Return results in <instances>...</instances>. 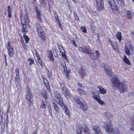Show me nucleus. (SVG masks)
<instances>
[{"mask_svg":"<svg viewBox=\"0 0 134 134\" xmlns=\"http://www.w3.org/2000/svg\"><path fill=\"white\" fill-rule=\"evenodd\" d=\"M113 83V89L115 90H117L119 88L120 92L124 93L127 91L128 86L125 83H120L118 78L115 77H113L111 80Z\"/></svg>","mask_w":134,"mask_h":134,"instance_id":"obj_1","label":"nucleus"},{"mask_svg":"<svg viewBox=\"0 0 134 134\" xmlns=\"http://www.w3.org/2000/svg\"><path fill=\"white\" fill-rule=\"evenodd\" d=\"M20 16L22 24V31L23 33L25 34L28 30L27 26L25 24L29 23V18L27 14H26L24 16H23L22 13L21 14Z\"/></svg>","mask_w":134,"mask_h":134,"instance_id":"obj_2","label":"nucleus"},{"mask_svg":"<svg viewBox=\"0 0 134 134\" xmlns=\"http://www.w3.org/2000/svg\"><path fill=\"white\" fill-rule=\"evenodd\" d=\"M104 126L107 133H113V127L112 121L110 120H108L104 122Z\"/></svg>","mask_w":134,"mask_h":134,"instance_id":"obj_3","label":"nucleus"},{"mask_svg":"<svg viewBox=\"0 0 134 134\" xmlns=\"http://www.w3.org/2000/svg\"><path fill=\"white\" fill-rule=\"evenodd\" d=\"M79 130H77L76 134H82V131L85 134H90V130L84 124H82L78 127Z\"/></svg>","mask_w":134,"mask_h":134,"instance_id":"obj_4","label":"nucleus"},{"mask_svg":"<svg viewBox=\"0 0 134 134\" xmlns=\"http://www.w3.org/2000/svg\"><path fill=\"white\" fill-rule=\"evenodd\" d=\"M36 29L38 33V37L42 40L43 41L45 40L46 39V37L41 27L38 24H36Z\"/></svg>","mask_w":134,"mask_h":134,"instance_id":"obj_5","label":"nucleus"},{"mask_svg":"<svg viewBox=\"0 0 134 134\" xmlns=\"http://www.w3.org/2000/svg\"><path fill=\"white\" fill-rule=\"evenodd\" d=\"M7 47L8 54L10 57H12L14 55V52L13 51V47L12 43L10 41H8L7 43Z\"/></svg>","mask_w":134,"mask_h":134,"instance_id":"obj_6","label":"nucleus"},{"mask_svg":"<svg viewBox=\"0 0 134 134\" xmlns=\"http://www.w3.org/2000/svg\"><path fill=\"white\" fill-rule=\"evenodd\" d=\"M130 49L131 50V52L132 53L134 52V48L131 42L129 43L125 47V52L126 54L128 55H130Z\"/></svg>","mask_w":134,"mask_h":134,"instance_id":"obj_7","label":"nucleus"},{"mask_svg":"<svg viewBox=\"0 0 134 134\" xmlns=\"http://www.w3.org/2000/svg\"><path fill=\"white\" fill-rule=\"evenodd\" d=\"M26 98L28 101H31L33 100V96L30 87L27 86L26 89Z\"/></svg>","mask_w":134,"mask_h":134,"instance_id":"obj_8","label":"nucleus"},{"mask_svg":"<svg viewBox=\"0 0 134 134\" xmlns=\"http://www.w3.org/2000/svg\"><path fill=\"white\" fill-rule=\"evenodd\" d=\"M97 8L99 11H102L104 8V5L103 0H96Z\"/></svg>","mask_w":134,"mask_h":134,"instance_id":"obj_9","label":"nucleus"},{"mask_svg":"<svg viewBox=\"0 0 134 134\" xmlns=\"http://www.w3.org/2000/svg\"><path fill=\"white\" fill-rule=\"evenodd\" d=\"M79 50L80 52L87 54H90V53H91V52L92 51L90 47H80L79 48Z\"/></svg>","mask_w":134,"mask_h":134,"instance_id":"obj_10","label":"nucleus"},{"mask_svg":"<svg viewBox=\"0 0 134 134\" xmlns=\"http://www.w3.org/2000/svg\"><path fill=\"white\" fill-rule=\"evenodd\" d=\"M93 130L95 134H101L102 131L100 127L96 125H93L92 126Z\"/></svg>","mask_w":134,"mask_h":134,"instance_id":"obj_11","label":"nucleus"},{"mask_svg":"<svg viewBox=\"0 0 134 134\" xmlns=\"http://www.w3.org/2000/svg\"><path fill=\"white\" fill-rule=\"evenodd\" d=\"M103 67L105 72L109 76H111L112 75L113 73L110 67L105 65Z\"/></svg>","mask_w":134,"mask_h":134,"instance_id":"obj_12","label":"nucleus"},{"mask_svg":"<svg viewBox=\"0 0 134 134\" xmlns=\"http://www.w3.org/2000/svg\"><path fill=\"white\" fill-rule=\"evenodd\" d=\"M90 56L93 59H96L99 56V53L97 51H96L95 53H94L92 51L90 53Z\"/></svg>","mask_w":134,"mask_h":134,"instance_id":"obj_13","label":"nucleus"},{"mask_svg":"<svg viewBox=\"0 0 134 134\" xmlns=\"http://www.w3.org/2000/svg\"><path fill=\"white\" fill-rule=\"evenodd\" d=\"M74 99L75 101L77 104L81 105L84 102L83 100L81 98L77 96H76Z\"/></svg>","mask_w":134,"mask_h":134,"instance_id":"obj_14","label":"nucleus"},{"mask_svg":"<svg viewBox=\"0 0 134 134\" xmlns=\"http://www.w3.org/2000/svg\"><path fill=\"white\" fill-rule=\"evenodd\" d=\"M111 7L112 10L113 12L116 14H118L119 13V11L117 6L115 4L114 5L110 6Z\"/></svg>","mask_w":134,"mask_h":134,"instance_id":"obj_15","label":"nucleus"},{"mask_svg":"<svg viewBox=\"0 0 134 134\" xmlns=\"http://www.w3.org/2000/svg\"><path fill=\"white\" fill-rule=\"evenodd\" d=\"M52 105L54 107L56 113L57 114H58L60 112V108L58 107L57 104L53 102L52 103Z\"/></svg>","mask_w":134,"mask_h":134,"instance_id":"obj_16","label":"nucleus"},{"mask_svg":"<svg viewBox=\"0 0 134 134\" xmlns=\"http://www.w3.org/2000/svg\"><path fill=\"white\" fill-rule=\"evenodd\" d=\"M126 15L128 19H132L133 18V13L129 10H127L126 11Z\"/></svg>","mask_w":134,"mask_h":134,"instance_id":"obj_17","label":"nucleus"},{"mask_svg":"<svg viewBox=\"0 0 134 134\" xmlns=\"http://www.w3.org/2000/svg\"><path fill=\"white\" fill-rule=\"evenodd\" d=\"M43 81L44 83V85L46 86V87L48 90L49 91L50 86L47 80L44 77H43Z\"/></svg>","mask_w":134,"mask_h":134,"instance_id":"obj_18","label":"nucleus"},{"mask_svg":"<svg viewBox=\"0 0 134 134\" xmlns=\"http://www.w3.org/2000/svg\"><path fill=\"white\" fill-rule=\"evenodd\" d=\"M92 98L94 99L97 100V102L100 105H103L104 104V102L100 99L98 98L96 96H94L92 97Z\"/></svg>","mask_w":134,"mask_h":134,"instance_id":"obj_19","label":"nucleus"},{"mask_svg":"<svg viewBox=\"0 0 134 134\" xmlns=\"http://www.w3.org/2000/svg\"><path fill=\"white\" fill-rule=\"evenodd\" d=\"M97 88L99 89L100 93L102 94H104L106 93V91L101 86H98Z\"/></svg>","mask_w":134,"mask_h":134,"instance_id":"obj_20","label":"nucleus"},{"mask_svg":"<svg viewBox=\"0 0 134 134\" xmlns=\"http://www.w3.org/2000/svg\"><path fill=\"white\" fill-rule=\"evenodd\" d=\"M56 102L61 108L63 107L65 105L62 99L60 98V100H56Z\"/></svg>","mask_w":134,"mask_h":134,"instance_id":"obj_21","label":"nucleus"},{"mask_svg":"<svg viewBox=\"0 0 134 134\" xmlns=\"http://www.w3.org/2000/svg\"><path fill=\"white\" fill-rule=\"evenodd\" d=\"M64 95L65 97L67 98H70L71 96V94L69 90L64 92Z\"/></svg>","mask_w":134,"mask_h":134,"instance_id":"obj_22","label":"nucleus"},{"mask_svg":"<svg viewBox=\"0 0 134 134\" xmlns=\"http://www.w3.org/2000/svg\"><path fill=\"white\" fill-rule=\"evenodd\" d=\"M80 108L83 110H86L87 109V107L86 104L84 103H82L81 105H80Z\"/></svg>","mask_w":134,"mask_h":134,"instance_id":"obj_23","label":"nucleus"},{"mask_svg":"<svg viewBox=\"0 0 134 134\" xmlns=\"http://www.w3.org/2000/svg\"><path fill=\"white\" fill-rule=\"evenodd\" d=\"M35 12L37 14V17L38 19L40 21H41V14L40 11L37 9H36Z\"/></svg>","mask_w":134,"mask_h":134,"instance_id":"obj_24","label":"nucleus"},{"mask_svg":"<svg viewBox=\"0 0 134 134\" xmlns=\"http://www.w3.org/2000/svg\"><path fill=\"white\" fill-rule=\"evenodd\" d=\"M54 97L57 99L56 100H60V99H62L61 97V96L60 95L59 93L57 92H55L54 93Z\"/></svg>","mask_w":134,"mask_h":134,"instance_id":"obj_25","label":"nucleus"},{"mask_svg":"<svg viewBox=\"0 0 134 134\" xmlns=\"http://www.w3.org/2000/svg\"><path fill=\"white\" fill-rule=\"evenodd\" d=\"M116 38L119 40V42H120V41L121 40L122 36L121 33L120 32H118L116 35Z\"/></svg>","mask_w":134,"mask_h":134,"instance_id":"obj_26","label":"nucleus"},{"mask_svg":"<svg viewBox=\"0 0 134 134\" xmlns=\"http://www.w3.org/2000/svg\"><path fill=\"white\" fill-rule=\"evenodd\" d=\"M79 73L82 78H83L86 75V74L85 72V71L82 69L80 70Z\"/></svg>","mask_w":134,"mask_h":134,"instance_id":"obj_27","label":"nucleus"},{"mask_svg":"<svg viewBox=\"0 0 134 134\" xmlns=\"http://www.w3.org/2000/svg\"><path fill=\"white\" fill-rule=\"evenodd\" d=\"M112 46V48L115 51H118V49L117 48V46L115 42H113L111 44Z\"/></svg>","mask_w":134,"mask_h":134,"instance_id":"obj_28","label":"nucleus"},{"mask_svg":"<svg viewBox=\"0 0 134 134\" xmlns=\"http://www.w3.org/2000/svg\"><path fill=\"white\" fill-rule=\"evenodd\" d=\"M124 57L123 60L127 64L129 65H130V63L128 59L127 58L126 56L124 55Z\"/></svg>","mask_w":134,"mask_h":134,"instance_id":"obj_29","label":"nucleus"},{"mask_svg":"<svg viewBox=\"0 0 134 134\" xmlns=\"http://www.w3.org/2000/svg\"><path fill=\"white\" fill-rule=\"evenodd\" d=\"M48 57L53 62L54 61V58L51 51H49Z\"/></svg>","mask_w":134,"mask_h":134,"instance_id":"obj_30","label":"nucleus"},{"mask_svg":"<svg viewBox=\"0 0 134 134\" xmlns=\"http://www.w3.org/2000/svg\"><path fill=\"white\" fill-rule=\"evenodd\" d=\"M15 85L17 88H19L20 87L21 85V82L20 80L15 81Z\"/></svg>","mask_w":134,"mask_h":134,"instance_id":"obj_31","label":"nucleus"},{"mask_svg":"<svg viewBox=\"0 0 134 134\" xmlns=\"http://www.w3.org/2000/svg\"><path fill=\"white\" fill-rule=\"evenodd\" d=\"M41 95L44 98L46 99L47 98V92L46 91H44L41 93Z\"/></svg>","mask_w":134,"mask_h":134,"instance_id":"obj_32","label":"nucleus"},{"mask_svg":"<svg viewBox=\"0 0 134 134\" xmlns=\"http://www.w3.org/2000/svg\"><path fill=\"white\" fill-rule=\"evenodd\" d=\"M89 12L91 15L93 17L94 16H96L98 15L97 13L95 11L91 10Z\"/></svg>","mask_w":134,"mask_h":134,"instance_id":"obj_33","label":"nucleus"},{"mask_svg":"<svg viewBox=\"0 0 134 134\" xmlns=\"http://www.w3.org/2000/svg\"><path fill=\"white\" fill-rule=\"evenodd\" d=\"M113 133L114 134H120V131L118 128L115 129L113 130Z\"/></svg>","mask_w":134,"mask_h":134,"instance_id":"obj_34","label":"nucleus"},{"mask_svg":"<svg viewBox=\"0 0 134 134\" xmlns=\"http://www.w3.org/2000/svg\"><path fill=\"white\" fill-rule=\"evenodd\" d=\"M8 16L9 18H10L11 16V11L10 7L9 6L8 7Z\"/></svg>","mask_w":134,"mask_h":134,"instance_id":"obj_35","label":"nucleus"},{"mask_svg":"<svg viewBox=\"0 0 134 134\" xmlns=\"http://www.w3.org/2000/svg\"><path fill=\"white\" fill-rule=\"evenodd\" d=\"M58 47L60 53H63L64 52V50L63 49V47L61 45L59 44L58 45Z\"/></svg>","mask_w":134,"mask_h":134,"instance_id":"obj_36","label":"nucleus"},{"mask_svg":"<svg viewBox=\"0 0 134 134\" xmlns=\"http://www.w3.org/2000/svg\"><path fill=\"white\" fill-rule=\"evenodd\" d=\"M77 92L79 94H84L85 93V92L84 90L79 88L77 89Z\"/></svg>","mask_w":134,"mask_h":134,"instance_id":"obj_37","label":"nucleus"},{"mask_svg":"<svg viewBox=\"0 0 134 134\" xmlns=\"http://www.w3.org/2000/svg\"><path fill=\"white\" fill-rule=\"evenodd\" d=\"M108 1L110 6L115 4V2L114 0H108Z\"/></svg>","mask_w":134,"mask_h":134,"instance_id":"obj_38","label":"nucleus"},{"mask_svg":"<svg viewBox=\"0 0 134 134\" xmlns=\"http://www.w3.org/2000/svg\"><path fill=\"white\" fill-rule=\"evenodd\" d=\"M38 62L42 67H44V63L41 61L40 58L38 59Z\"/></svg>","mask_w":134,"mask_h":134,"instance_id":"obj_39","label":"nucleus"},{"mask_svg":"<svg viewBox=\"0 0 134 134\" xmlns=\"http://www.w3.org/2000/svg\"><path fill=\"white\" fill-rule=\"evenodd\" d=\"M23 37L26 43H28L29 40V39L28 36L26 35H24L23 36Z\"/></svg>","mask_w":134,"mask_h":134,"instance_id":"obj_40","label":"nucleus"},{"mask_svg":"<svg viewBox=\"0 0 134 134\" xmlns=\"http://www.w3.org/2000/svg\"><path fill=\"white\" fill-rule=\"evenodd\" d=\"M27 61L30 62L29 65H31L32 64H33L34 63V60L31 58H29L27 59Z\"/></svg>","mask_w":134,"mask_h":134,"instance_id":"obj_41","label":"nucleus"},{"mask_svg":"<svg viewBox=\"0 0 134 134\" xmlns=\"http://www.w3.org/2000/svg\"><path fill=\"white\" fill-rule=\"evenodd\" d=\"M131 126H134V116L131 118Z\"/></svg>","mask_w":134,"mask_h":134,"instance_id":"obj_42","label":"nucleus"},{"mask_svg":"<svg viewBox=\"0 0 134 134\" xmlns=\"http://www.w3.org/2000/svg\"><path fill=\"white\" fill-rule=\"evenodd\" d=\"M15 72L16 74L15 75L18 76L20 75L19 71L18 68H16V69L15 71Z\"/></svg>","mask_w":134,"mask_h":134,"instance_id":"obj_43","label":"nucleus"},{"mask_svg":"<svg viewBox=\"0 0 134 134\" xmlns=\"http://www.w3.org/2000/svg\"><path fill=\"white\" fill-rule=\"evenodd\" d=\"M46 107L45 104L44 103V101H42V103L41 105V108L42 109H44Z\"/></svg>","mask_w":134,"mask_h":134,"instance_id":"obj_44","label":"nucleus"},{"mask_svg":"<svg viewBox=\"0 0 134 134\" xmlns=\"http://www.w3.org/2000/svg\"><path fill=\"white\" fill-rule=\"evenodd\" d=\"M91 29L92 32L94 33L95 32V30H96V27L94 25H93L91 26Z\"/></svg>","mask_w":134,"mask_h":134,"instance_id":"obj_45","label":"nucleus"},{"mask_svg":"<svg viewBox=\"0 0 134 134\" xmlns=\"http://www.w3.org/2000/svg\"><path fill=\"white\" fill-rule=\"evenodd\" d=\"M81 30L84 32H86V29L85 27H81Z\"/></svg>","mask_w":134,"mask_h":134,"instance_id":"obj_46","label":"nucleus"},{"mask_svg":"<svg viewBox=\"0 0 134 134\" xmlns=\"http://www.w3.org/2000/svg\"><path fill=\"white\" fill-rule=\"evenodd\" d=\"M61 89H62V91L63 92V93L65 91L66 92V91L68 90V89L66 87V86L63 87V88H62Z\"/></svg>","mask_w":134,"mask_h":134,"instance_id":"obj_47","label":"nucleus"},{"mask_svg":"<svg viewBox=\"0 0 134 134\" xmlns=\"http://www.w3.org/2000/svg\"><path fill=\"white\" fill-rule=\"evenodd\" d=\"M60 85L61 88H63V87L66 86L63 82H60Z\"/></svg>","mask_w":134,"mask_h":134,"instance_id":"obj_48","label":"nucleus"},{"mask_svg":"<svg viewBox=\"0 0 134 134\" xmlns=\"http://www.w3.org/2000/svg\"><path fill=\"white\" fill-rule=\"evenodd\" d=\"M20 80V75L18 76L15 75V81Z\"/></svg>","mask_w":134,"mask_h":134,"instance_id":"obj_49","label":"nucleus"},{"mask_svg":"<svg viewBox=\"0 0 134 134\" xmlns=\"http://www.w3.org/2000/svg\"><path fill=\"white\" fill-rule=\"evenodd\" d=\"M4 60H5V63L6 66H7L8 65H7V61L6 56L5 54H4Z\"/></svg>","mask_w":134,"mask_h":134,"instance_id":"obj_50","label":"nucleus"},{"mask_svg":"<svg viewBox=\"0 0 134 134\" xmlns=\"http://www.w3.org/2000/svg\"><path fill=\"white\" fill-rule=\"evenodd\" d=\"M117 2L119 3H123L124 2V0H116Z\"/></svg>","mask_w":134,"mask_h":134,"instance_id":"obj_51","label":"nucleus"},{"mask_svg":"<svg viewBox=\"0 0 134 134\" xmlns=\"http://www.w3.org/2000/svg\"><path fill=\"white\" fill-rule=\"evenodd\" d=\"M65 113V114L67 115H69V111L68 110V109H67L66 110H65L64 111Z\"/></svg>","mask_w":134,"mask_h":134,"instance_id":"obj_52","label":"nucleus"},{"mask_svg":"<svg viewBox=\"0 0 134 134\" xmlns=\"http://www.w3.org/2000/svg\"><path fill=\"white\" fill-rule=\"evenodd\" d=\"M62 109L65 111V110H66L67 109H68V107L66 106L65 105L63 107H62Z\"/></svg>","mask_w":134,"mask_h":134,"instance_id":"obj_53","label":"nucleus"},{"mask_svg":"<svg viewBox=\"0 0 134 134\" xmlns=\"http://www.w3.org/2000/svg\"><path fill=\"white\" fill-rule=\"evenodd\" d=\"M48 109L49 110V112L51 115V116L52 115V111L51 110V107H48Z\"/></svg>","mask_w":134,"mask_h":134,"instance_id":"obj_54","label":"nucleus"},{"mask_svg":"<svg viewBox=\"0 0 134 134\" xmlns=\"http://www.w3.org/2000/svg\"><path fill=\"white\" fill-rule=\"evenodd\" d=\"M33 100H31V101H28V105L29 106V107L32 104V102Z\"/></svg>","mask_w":134,"mask_h":134,"instance_id":"obj_55","label":"nucleus"},{"mask_svg":"<svg viewBox=\"0 0 134 134\" xmlns=\"http://www.w3.org/2000/svg\"><path fill=\"white\" fill-rule=\"evenodd\" d=\"M63 69H64V71L65 72H67V70L66 68L64 65H63Z\"/></svg>","mask_w":134,"mask_h":134,"instance_id":"obj_56","label":"nucleus"},{"mask_svg":"<svg viewBox=\"0 0 134 134\" xmlns=\"http://www.w3.org/2000/svg\"><path fill=\"white\" fill-rule=\"evenodd\" d=\"M36 54L37 58V59L40 58V55H38V54H37V53H36Z\"/></svg>","mask_w":134,"mask_h":134,"instance_id":"obj_57","label":"nucleus"},{"mask_svg":"<svg viewBox=\"0 0 134 134\" xmlns=\"http://www.w3.org/2000/svg\"><path fill=\"white\" fill-rule=\"evenodd\" d=\"M64 73L66 75V77L68 78V73L67 72V71L66 72H64Z\"/></svg>","mask_w":134,"mask_h":134,"instance_id":"obj_58","label":"nucleus"},{"mask_svg":"<svg viewBox=\"0 0 134 134\" xmlns=\"http://www.w3.org/2000/svg\"><path fill=\"white\" fill-rule=\"evenodd\" d=\"M55 19L56 20H57L58 19V16L57 15H55Z\"/></svg>","mask_w":134,"mask_h":134,"instance_id":"obj_59","label":"nucleus"},{"mask_svg":"<svg viewBox=\"0 0 134 134\" xmlns=\"http://www.w3.org/2000/svg\"><path fill=\"white\" fill-rule=\"evenodd\" d=\"M130 130H132V131H134V126L131 127L130 128Z\"/></svg>","mask_w":134,"mask_h":134,"instance_id":"obj_60","label":"nucleus"},{"mask_svg":"<svg viewBox=\"0 0 134 134\" xmlns=\"http://www.w3.org/2000/svg\"><path fill=\"white\" fill-rule=\"evenodd\" d=\"M77 85L79 87H82V85L80 83H78Z\"/></svg>","mask_w":134,"mask_h":134,"instance_id":"obj_61","label":"nucleus"},{"mask_svg":"<svg viewBox=\"0 0 134 134\" xmlns=\"http://www.w3.org/2000/svg\"><path fill=\"white\" fill-rule=\"evenodd\" d=\"M62 53V56H63L65 55V51H64V52H63V53Z\"/></svg>","mask_w":134,"mask_h":134,"instance_id":"obj_62","label":"nucleus"},{"mask_svg":"<svg viewBox=\"0 0 134 134\" xmlns=\"http://www.w3.org/2000/svg\"><path fill=\"white\" fill-rule=\"evenodd\" d=\"M32 134H37V133L36 131H33Z\"/></svg>","mask_w":134,"mask_h":134,"instance_id":"obj_63","label":"nucleus"},{"mask_svg":"<svg viewBox=\"0 0 134 134\" xmlns=\"http://www.w3.org/2000/svg\"><path fill=\"white\" fill-rule=\"evenodd\" d=\"M131 33L134 36V30L131 32Z\"/></svg>","mask_w":134,"mask_h":134,"instance_id":"obj_64","label":"nucleus"}]
</instances>
